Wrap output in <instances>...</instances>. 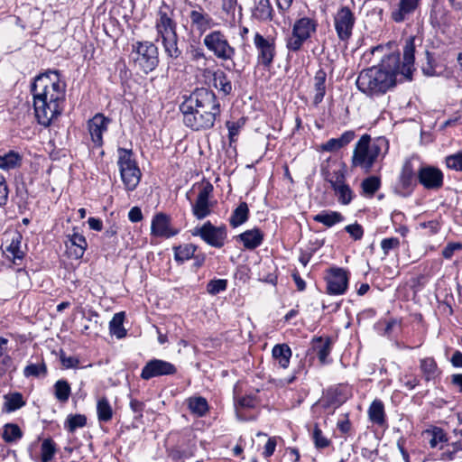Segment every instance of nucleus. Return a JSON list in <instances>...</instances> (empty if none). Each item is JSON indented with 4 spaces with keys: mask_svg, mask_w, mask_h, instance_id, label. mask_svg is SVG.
Segmentation results:
<instances>
[{
    "mask_svg": "<svg viewBox=\"0 0 462 462\" xmlns=\"http://www.w3.org/2000/svg\"><path fill=\"white\" fill-rule=\"evenodd\" d=\"M249 217V208L246 202H241L233 211L229 223L233 227H237L247 221Z\"/></svg>",
    "mask_w": 462,
    "mask_h": 462,
    "instance_id": "38",
    "label": "nucleus"
},
{
    "mask_svg": "<svg viewBox=\"0 0 462 462\" xmlns=\"http://www.w3.org/2000/svg\"><path fill=\"white\" fill-rule=\"evenodd\" d=\"M312 440L314 442V446L318 449H322L329 447L331 445V440L328 439L319 429L318 423L314 424L313 431H312Z\"/></svg>",
    "mask_w": 462,
    "mask_h": 462,
    "instance_id": "48",
    "label": "nucleus"
},
{
    "mask_svg": "<svg viewBox=\"0 0 462 462\" xmlns=\"http://www.w3.org/2000/svg\"><path fill=\"white\" fill-rule=\"evenodd\" d=\"M252 406H236V415L238 420L247 421L255 419V414L250 412Z\"/></svg>",
    "mask_w": 462,
    "mask_h": 462,
    "instance_id": "53",
    "label": "nucleus"
},
{
    "mask_svg": "<svg viewBox=\"0 0 462 462\" xmlns=\"http://www.w3.org/2000/svg\"><path fill=\"white\" fill-rule=\"evenodd\" d=\"M201 75L205 79H211L213 87L223 96H229L232 93L233 85L231 79L224 70H212L211 69L205 68L201 70Z\"/></svg>",
    "mask_w": 462,
    "mask_h": 462,
    "instance_id": "20",
    "label": "nucleus"
},
{
    "mask_svg": "<svg viewBox=\"0 0 462 462\" xmlns=\"http://www.w3.org/2000/svg\"><path fill=\"white\" fill-rule=\"evenodd\" d=\"M420 368L426 381H435L440 375V370L433 357L422 358Z\"/></svg>",
    "mask_w": 462,
    "mask_h": 462,
    "instance_id": "29",
    "label": "nucleus"
},
{
    "mask_svg": "<svg viewBox=\"0 0 462 462\" xmlns=\"http://www.w3.org/2000/svg\"><path fill=\"white\" fill-rule=\"evenodd\" d=\"M188 54L189 55L191 61L197 62L199 65L200 63L205 65L208 60L203 49L200 47L190 45L188 50Z\"/></svg>",
    "mask_w": 462,
    "mask_h": 462,
    "instance_id": "52",
    "label": "nucleus"
},
{
    "mask_svg": "<svg viewBox=\"0 0 462 462\" xmlns=\"http://www.w3.org/2000/svg\"><path fill=\"white\" fill-rule=\"evenodd\" d=\"M57 452L55 442L51 439H45L41 445L42 462H51Z\"/></svg>",
    "mask_w": 462,
    "mask_h": 462,
    "instance_id": "44",
    "label": "nucleus"
},
{
    "mask_svg": "<svg viewBox=\"0 0 462 462\" xmlns=\"http://www.w3.org/2000/svg\"><path fill=\"white\" fill-rule=\"evenodd\" d=\"M23 437V432L17 424L6 423L4 426L2 433L3 439L7 443L19 440Z\"/></svg>",
    "mask_w": 462,
    "mask_h": 462,
    "instance_id": "43",
    "label": "nucleus"
},
{
    "mask_svg": "<svg viewBox=\"0 0 462 462\" xmlns=\"http://www.w3.org/2000/svg\"><path fill=\"white\" fill-rule=\"evenodd\" d=\"M117 152V165L125 189L127 191H134L141 180L142 172L134 159L132 150L118 148Z\"/></svg>",
    "mask_w": 462,
    "mask_h": 462,
    "instance_id": "5",
    "label": "nucleus"
},
{
    "mask_svg": "<svg viewBox=\"0 0 462 462\" xmlns=\"http://www.w3.org/2000/svg\"><path fill=\"white\" fill-rule=\"evenodd\" d=\"M346 232H347L354 240H360L364 236V228L358 223H354L345 226Z\"/></svg>",
    "mask_w": 462,
    "mask_h": 462,
    "instance_id": "56",
    "label": "nucleus"
},
{
    "mask_svg": "<svg viewBox=\"0 0 462 462\" xmlns=\"http://www.w3.org/2000/svg\"><path fill=\"white\" fill-rule=\"evenodd\" d=\"M388 140L380 136L372 139L367 134L361 136L356 143L352 156V166L360 167L365 172H369L379 157H384L388 152Z\"/></svg>",
    "mask_w": 462,
    "mask_h": 462,
    "instance_id": "4",
    "label": "nucleus"
},
{
    "mask_svg": "<svg viewBox=\"0 0 462 462\" xmlns=\"http://www.w3.org/2000/svg\"><path fill=\"white\" fill-rule=\"evenodd\" d=\"M177 234L178 230L171 226V219L169 215L160 212L153 216L151 223V236L170 238Z\"/></svg>",
    "mask_w": 462,
    "mask_h": 462,
    "instance_id": "18",
    "label": "nucleus"
},
{
    "mask_svg": "<svg viewBox=\"0 0 462 462\" xmlns=\"http://www.w3.org/2000/svg\"><path fill=\"white\" fill-rule=\"evenodd\" d=\"M415 176H417V172L414 171L411 162L407 160L403 163L400 174V182L402 187L403 189H410L413 185Z\"/></svg>",
    "mask_w": 462,
    "mask_h": 462,
    "instance_id": "40",
    "label": "nucleus"
},
{
    "mask_svg": "<svg viewBox=\"0 0 462 462\" xmlns=\"http://www.w3.org/2000/svg\"><path fill=\"white\" fill-rule=\"evenodd\" d=\"M97 417L100 421L106 422L111 420L113 416V411L111 406H97Z\"/></svg>",
    "mask_w": 462,
    "mask_h": 462,
    "instance_id": "59",
    "label": "nucleus"
},
{
    "mask_svg": "<svg viewBox=\"0 0 462 462\" xmlns=\"http://www.w3.org/2000/svg\"><path fill=\"white\" fill-rule=\"evenodd\" d=\"M5 402L4 404H25V401L22 393H11L9 394L5 395Z\"/></svg>",
    "mask_w": 462,
    "mask_h": 462,
    "instance_id": "60",
    "label": "nucleus"
},
{
    "mask_svg": "<svg viewBox=\"0 0 462 462\" xmlns=\"http://www.w3.org/2000/svg\"><path fill=\"white\" fill-rule=\"evenodd\" d=\"M381 181L376 176H370L362 181L363 192L366 195L373 196L380 188Z\"/></svg>",
    "mask_w": 462,
    "mask_h": 462,
    "instance_id": "49",
    "label": "nucleus"
},
{
    "mask_svg": "<svg viewBox=\"0 0 462 462\" xmlns=\"http://www.w3.org/2000/svg\"><path fill=\"white\" fill-rule=\"evenodd\" d=\"M273 357L278 362L281 367L287 368L291 357V349L286 344L275 345L272 350Z\"/></svg>",
    "mask_w": 462,
    "mask_h": 462,
    "instance_id": "33",
    "label": "nucleus"
},
{
    "mask_svg": "<svg viewBox=\"0 0 462 462\" xmlns=\"http://www.w3.org/2000/svg\"><path fill=\"white\" fill-rule=\"evenodd\" d=\"M110 122V118L101 113L96 114L88 121V130L95 147H102L103 134L107 131Z\"/></svg>",
    "mask_w": 462,
    "mask_h": 462,
    "instance_id": "17",
    "label": "nucleus"
},
{
    "mask_svg": "<svg viewBox=\"0 0 462 462\" xmlns=\"http://www.w3.org/2000/svg\"><path fill=\"white\" fill-rule=\"evenodd\" d=\"M352 396V388L347 384H337L328 388L324 393L327 404H344Z\"/></svg>",
    "mask_w": 462,
    "mask_h": 462,
    "instance_id": "22",
    "label": "nucleus"
},
{
    "mask_svg": "<svg viewBox=\"0 0 462 462\" xmlns=\"http://www.w3.org/2000/svg\"><path fill=\"white\" fill-rule=\"evenodd\" d=\"M252 15L261 22L272 20L273 7L270 4V0H259L253 9Z\"/></svg>",
    "mask_w": 462,
    "mask_h": 462,
    "instance_id": "34",
    "label": "nucleus"
},
{
    "mask_svg": "<svg viewBox=\"0 0 462 462\" xmlns=\"http://www.w3.org/2000/svg\"><path fill=\"white\" fill-rule=\"evenodd\" d=\"M183 123L194 131L207 130L214 126L220 116L221 106L216 94L208 88H196L180 106Z\"/></svg>",
    "mask_w": 462,
    "mask_h": 462,
    "instance_id": "3",
    "label": "nucleus"
},
{
    "mask_svg": "<svg viewBox=\"0 0 462 462\" xmlns=\"http://www.w3.org/2000/svg\"><path fill=\"white\" fill-rule=\"evenodd\" d=\"M445 163L448 169L462 172V151L448 155Z\"/></svg>",
    "mask_w": 462,
    "mask_h": 462,
    "instance_id": "50",
    "label": "nucleus"
},
{
    "mask_svg": "<svg viewBox=\"0 0 462 462\" xmlns=\"http://www.w3.org/2000/svg\"><path fill=\"white\" fill-rule=\"evenodd\" d=\"M35 117L42 126H49L64 110L66 83L58 71H48L37 76L31 89Z\"/></svg>",
    "mask_w": 462,
    "mask_h": 462,
    "instance_id": "2",
    "label": "nucleus"
},
{
    "mask_svg": "<svg viewBox=\"0 0 462 462\" xmlns=\"http://www.w3.org/2000/svg\"><path fill=\"white\" fill-rule=\"evenodd\" d=\"M254 45L256 50L257 64L269 68L276 54L275 39L271 36L264 37L257 32L254 36Z\"/></svg>",
    "mask_w": 462,
    "mask_h": 462,
    "instance_id": "9",
    "label": "nucleus"
},
{
    "mask_svg": "<svg viewBox=\"0 0 462 462\" xmlns=\"http://www.w3.org/2000/svg\"><path fill=\"white\" fill-rule=\"evenodd\" d=\"M192 236H199L205 243L216 248H221L225 245L227 236L225 226H215L210 221H207L200 227L192 230Z\"/></svg>",
    "mask_w": 462,
    "mask_h": 462,
    "instance_id": "10",
    "label": "nucleus"
},
{
    "mask_svg": "<svg viewBox=\"0 0 462 462\" xmlns=\"http://www.w3.org/2000/svg\"><path fill=\"white\" fill-rule=\"evenodd\" d=\"M128 218L133 223L140 222L143 219V213L140 208L134 207L128 212Z\"/></svg>",
    "mask_w": 462,
    "mask_h": 462,
    "instance_id": "64",
    "label": "nucleus"
},
{
    "mask_svg": "<svg viewBox=\"0 0 462 462\" xmlns=\"http://www.w3.org/2000/svg\"><path fill=\"white\" fill-rule=\"evenodd\" d=\"M421 0H399L397 7L391 13V18L395 23H402L418 9Z\"/></svg>",
    "mask_w": 462,
    "mask_h": 462,
    "instance_id": "23",
    "label": "nucleus"
},
{
    "mask_svg": "<svg viewBox=\"0 0 462 462\" xmlns=\"http://www.w3.org/2000/svg\"><path fill=\"white\" fill-rule=\"evenodd\" d=\"M67 238L66 247L69 255L74 259H80L88 247L85 236L78 231L77 227H74Z\"/></svg>",
    "mask_w": 462,
    "mask_h": 462,
    "instance_id": "21",
    "label": "nucleus"
},
{
    "mask_svg": "<svg viewBox=\"0 0 462 462\" xmlns=\"http://www.w3.org/2000/svg\"><path fill=\"white\" fill-rule=\"evenodd\" d=\"M54 395L60 402H65L70 395V386L66 380H58L54 384Z\"/></svg>",
    "mask_w": 462,
    "mask_h": 462,
    "instance_id": "46",
    "label": "nucleus"
},
{
    "mask_svg": "<svg viewBox=\"0 0 462 462\" xmlns=\"http://www.w3.org/2000/svg\"><path fill=\"white\" fill-rule=\"evenodd\" d=\"M125 313H116L109 322L110 334L117 338H123L126 336V330L124 328Z\"/></svg>",
    "mask_w": 462,
    "mask_h": 462,
    "instance_id": "41",
    "label": "nucleus"
},
{
    "mask_svg": "<svg viewBox=\"0 0 462 462\" xmlns=\"http://www.w3.org/2000/svg\"><path fill=\"white\" fill-rule=\"evenodd\" d=\"M356 17L353 12L346 6L337 10L334 16V26L338 39L347 42L352 36Z\"/></svg>",
    "mask_w": 462,
    "mask_h": 462,
    "instance_id": "12",
    "label": "nucleus"
},
{
    "mask_svg": "<svg viewBox=\"0 0 462 462\" xmlns=\"http://www.w3.org/2000/svg\"><path fill=\"white\" fill-rule=\"evenodd\" d=\"M22 156L14 151H9L4 155H0V169L10 171L21 166Z\"/></svg>",
    "mask_w": 462,
    "mask_h": 462,
    "instance_id": "35",
    "label": "nucleus"
},
{
    "mask_svg": "<svg viewBox=\"0 0 462 462\" xmlns=\"http://www.w3.org/2000/svg\"><path fill=\"white\" fill-rule=\"evenodd\" d=\"M60 361L62 365L66 368H74L77 367L79 364V361L77 357L65 356L63 355L60 356Z\"/></svg>",
    "mask_w": 462,
    "mask_h": 462,
    "instance_id": "63",
    "label": "nucleus"
},
{
    "mask_svg": "<svg viewBox=\"0 0 462 462\" xmlns=\"http://www.w3.org/2000/svg\"><path fill=\"white\" fill-rule=\"evenodd\" d=\"M400 246V240L397 237L384 238L381 242V248L384 255H388L391 250Z\"/></svg>",
    "mask_w": 462,
    "mask_h": 462,
    "instance_id": "54",
    "label": "nucleus"
},
{
    "mask_svg": "<svg viewBox=\"0 0 462 462\" xmlns=\"http://www.w3.org/2000/svg\"><path fill=\"white\" fill-rule=\"evenodd\" d=\"M22 236L16 234L13 236L10 243L3 249V254L14 264L20 265L24 258V252L21 249Z\"/></svg>",
    "mask_w": 462,
    "mask_h": 462,
    "instance_id": "24",
    "label": "nucleus"
},
{
    "mask_svg": "<svg viewBox=\"0 0 462 462\" xmlns=\"http://www.w3.org/2000/svg\"><path fill=\"white\" fill-rule=\"evenodd\" d=\"M9 189L3 175L0 174V206L3 207L7 203Z\"/></svg>",
    "mask_w": 462,
    "mask_h": 462,
    "instance_id": "58",
    "label": "nucleus"
},
{
    "mask_svg": "<svg viewBox=\"0 0 462 462\" xmlns=\"http://www.w3.org/2000/svg\"><path fill=\"white\" fill-rule=\"evenodd\" d=\"M332 189L338 203L344 206L349 205L356 197L353 189L346 182L337 185V187L332 188Z\"/></svg>",
    "mask_w": 462,
    "mask_h": 462,
    "instance_id": "37",
    "label": "nucleus"
},
{
    "mask_svg": "<svg viewBox=\"0 0 462 462\" xmlns=\"http://www.w3.org/2000/svg\"><path fill=\"white\" fill-rule=\"evenodd\" d=\"M227 288V280L226 279H214L208 282L207 285V291L210 295H217L221 291H226Z\"/></svg>",
    "mask_w": 462,
    "mask_h": 462,
    "instance_id": "51",
    "label": "nucleus"
},
{
    "mask_svg": "<svg viewBox=\"0 0 462 462\" xmlns=\"http://www.w3.org/2000/svg\"><path fill=\"white\" fill-rule=\"evenodd\" d=\"M155 28L158 40L177 33V23L173 18V11L168 6L160 8Z\"/></svg>",
    "mask_w": 462,
    "mask_h": 462,
    "instance_id": "16",
    "label": "nucleus"
},
{
    "mask_svg": "<svg viewBox=\"0 0 462 462\" xmlns=\"http://www.w3.org/2000/svg\"><path fill=\"white\" fill-rule=\"evenodd\" d=\"M348 285L347 273L342 268H333L327 277V291L330 295H342Z\"/></svg>",
    "mask_w": 462,
    "mask_h": 462,
    "instance_id": "19",
    "label": "nucleus"
},
{
    "mask_svg": "<svg viewBox=\"0 0 462 462\" xmlns=\"http://www.w3.org/2000/svg\"><path fill=\"white\" fill-rule=\"evenodd\" d=\"M87 424V417L83 414H69L64 422V427L69 432L76 431L79 428H83Z\"/></svg>",
    "mask_w": 462,
    "mask_h": 462,
    "instance_id": "45",
    "label": "nucleus"
},
{
    "mask_svg": "<svg viewBox=\"0 0 462 462\" xmlns=\"http://www.w3.org/2000/svg\"><path fill=\"white\" fill-rule=\"evenodd\" d=\"M213 189L210 182L204 183L199 189L196 200L191 203L192 214L197 219L201 220L211 215L216 203L211 199Z\"/></svg>",
    "mask_w": 462,
    "mask_h": 462,
    "instance_id": "11",
    "label": "nucleus"
},
{
    "mask_svg": "<svg viewBox=\"0 0 462 462\" xmlns=\"http://www.w3.org/2000/svg\"><path fill=\"white\" fill-rule=\"evenodd\" d=\"M422 437L424 439L429 441V444L432 448H437L439 444L448 440L443 430L438 427L424 430L422 432Z\"/></svg>",
    "mask_w": 462,
    "mask_h": 462,
    "instance_id": "36",
    "label": "nucleus"
},
{
    "mask_svg": "<svg viewBox=\"0 0 462 462\" xmlns=\"http://www.w3.org/2000/svg\"><path fill=\"white\" fill-rule=\"evenodd\" d=\"M368 417L373 424L380 428H387V421L383 406H369Z\"/></svg>",
    "mask_w": 462,
    "mask_h": 462,
    "instance_id": "42",
    "label": "nucleus"
},
{
    "mask_svg": "<svg viewBox=\"0 0 462 462\" xmlns=\"http://www.w3.org/2000/svg\"><path fill=\"white\" fill-rule=\"evenodd\" d=\"M462 250V243L460 242H450L442 250V256L445 259H451L456 252Z\"/></svg>",
    "mask_w": 462,
    "mask_h": 462,
    "instance_id": "55",
    "label": "nucleus"
},
{
    "mask_svg": "<svg viewBox=\"0 0 462 462\" xmlns=\"http://www.w3.org/2000/svg\"><path fill=\"white\" fill-rule=\"evenodd\" d=\"M189 416H192L194 419L205 416L208 411L209 406H188ZM184 416H188L185 414Z\"/></svg>",
    "mask_w": 462,
    "mask_h": 462,
    "instance_id": "57",
    "label": "nucleus"
},
{
    "mask_svg": "<svg viewBox=\"0 0 462 462\" xmlns=\"http://www.w3.org/2000/svg\"><path fill=\"white\" fill-rule=\"evenodd\" d=\"M177 373L176 366L166 360L153 358L149 360L143 367L141 378L150 380L153 377L172 375Z\"/></svg>",
    "mask_w": 462,
    "mask_h": 462,
    "instance_id": "14",
    "label": "nucleus"
},
{
    "mask_svg": "<svg viewBox=\"0 0 462 462\" xmlns=\"http://www.w3.org/2000/svg\"><path fill=\"white\" fill-rule=\"evenodd\" d=\"M310 350L317 354L322 365L328 364L329 361L328 357L332 350V339L330 337L324 338L322 337H314L311 341Z\"/></svg>",
    "mask_w": 462,
    "mask_h": 462,
    "instance_id": "25",
    "label": "nucleus"
},
{
    "mask_svg": "<svg viewBox=\"0 0 462 462\" xmlns=\"http://www.w3.org/2000/svg\"><path fill=\"white\" fill-rule=\"evenodd\" d=\"M277 445L276 438H269L266 444L264 445V449L263 455L265 457H270L275 451V448Z\"/></svg>",
    "mask_w": 462,
    "mask_h": 462,
    "instance_id": "62",
    "label": "nucleus"
},
{
    "mask_svg": "<svg viewBox=\"0 0 462 462\" xmlns=\"http://www.w3.org/2000/svg\"><path fill=\"white\" fill-rule=\"evenodd\" d=\"M197 246L192 244H185L173 247L174 259L180 263L189 260L194 256Z\"/></svg>",
    "mask_w": 462,
    "mask_h": 462,
    "instance_id": "39",
    "label": "nucleus"
},
{
    "mask_svg": "<svg viewBox=\"0 0 462 462\" xmlns=\"http://www.w3.org/2000/svg\"><path fill=\"white\" fill-rule=\"evenodd\" d=\"M414 51V40L411 38L403 48L402 64L399 55L390 54L384 57L377 66L363 69L356 80L358 90L369 97H374L385 94L393 88L398 74L411 79Z\"/></svg>",
    "mask_w": 462,
    "mask_h": 462,
    "instance_id": "1",
    "label": "nucleus"
},
{
    "mask_svg": "<svg viewBox=\"0 0 462 462\" xmlns=\"http://www.w3.org/2000/svg\"><path fill=\"white\" fill-rule=\"evenodd\" d=\"M25 377H45L47 375V366L43 361L39 364H29L23 369Z\"/></svg>",
    "mask_w": 462,
    "mask_h": 462,
    "instance_id": "47",
    "label": "nucleus"
},
{
    "mask_svg": "<svg viewBox=\"0 0 462 462\" xmlns=\"http://www.w3.org/2000/svg\"><path fill=\"white\" fill-rule=\"evenodd\" d=\"M163 47V51L169 60V64L173 63L174 60H178L182 51L179 48V37L178 34H173L166 37L160 38Z\"/></svg>",
    "mask_w": 462,
    "mask_h": 462,
    "instance_id": "27",
    "label": "nucleus"
},
{
    "mask_svg": "<svg viewBox=\"0 0 462 462\" xmlns=\"http://www.w3.org/2000/svg\"><path fill=\"white\" fill-rule=\"evenodd\" d=\"M189 20L190 30L197 32L199 35L204 34L215 25L211 15L199 5L192 6L189 13Z\"/></svg>",
    "mask_w": 462,
    "mask_h": 462,
    "instance_id": "15",
    "label": "nucleus"
},
{
    "mask_svg": "<svg viewBox=\"0 0 462 462\" xmlns=\"http://www.w3.org/2000/svg\"><path fill=\"white\" fill-rule=\"evenodd\" d=\"M134 61L145 74L152 71L159 63L158 48L152 42L133 44Z\"/></svg>",
    "mask_w": 462,
    "mask_h": 462,
    "instance_id": "6",
    "label": "nucleus"
},
{
    "mask_svg": "<svg viewBox=\"0 0 462 462\" xmlns=\"http://www.w3.org/2000/svg\"><path fill=\"white\" fill-rule=\"evenodd\" d=\"M419 183L428 190H439L444 184V174L440 169L432 165H422L417 171Z\"/></svg>",
    "mask_w": 462,
    "mask_h": 462,
    "instance_id": "13",
    "label": "nucleus"
},
{
    "mask_svg": "<svg viewBox=\"0 0 462 462\" xmlns=\"http://www.w3.org/2000/svg\"><path fill=\"white\" fill-rule=\"evenodd\" d=\"M316 29L317 23L310 18L303 17L297 20L293 24L291 35L287 38V49L293 52L300 51Z\"/></svg>",
    "mask_w": 462,
    "mask_h": 462,
    "instance_id": "8",
    "label": "nucleus"
},
{
    "mask_svg": "<svg viewBox=\"0 0 462 462\" xmlns=\"http://www.w3.org/2000/svg\"><path fill=\"white\" fill-rule=\"evenodd\" d=\"M326 79L327 73L325 72V70L322 69H319L314 77L315 95L313 97V104L315 106L320 104L324 98V96L326 94Z\"/></svg>",
    "mask_w": 462,
    "mask_h": 462,
    "instance_id": "30",
    "label": "nucleus"
},
{
    "mask_svg": "<svg viewBox=\"0 0 462 462\" xmlns=\"http://www.w3.org/2000/svg\"><path fill=\"white\" fill-rule=\"evenodd\" d=\"M356 137L353 130L344 132L338 138H331L322 143L321 149L325 152H334L350 143Z\"/></svg>",
    "mask_w": 462,
    "mask_h": 462,
    "instance_id": "26",
    "label": "nucleus"
},
{
    "mask_svg": "<svg viewBox=\"0 0 462 462\" xmlns=\"http://www.w3.org/2000/svg\"><path fill=\"white\" fill-rule=\"evenodd\" d=\"M313 220L318 223L323 224L327 227H331L345 220V217L337 211L323 210L319 214L313 216Z\"/></svg>",
    "mask_w": 462,
    "mask_h": 462,
    "instance_id": "31",
    "label": "nucleus"
},
{
    "mask_svg": "<svg viewBox=\"0 0 462 462\" xmlns=\"http://www.w3.org/2000/svg\"><path fill=\"white\" fill-rule=\"evenodd\" d=\"M205 47L220 60H232L236 55V49L232 47L225 33L219 30L212 31L203 39Z\"/></svg>",
    "mask_w": 462,
    "mask_h": 462,
    "instance_id": "7",
    "label": "nucleus"
},
{
    "mask_svg": "<svg viewBox=\"0 0 462 462\" xmlns=\"http://www.w3.org/2000/svg\"><path fill=\"white\" fill-rule=\"evenodd\" d=\"M346 167L344 164L338 165L332 171L322 169V174L325 180L329 182L331 188L337 187L346 182Z\"/></svg>",
    "mask_w": 462,
    "mask_h": 462,
    "instance_id": "32",
    "label": "nucleus"
},
{
    "mask_svg": "<svg viewBox=\"0 0 462 462\" xmlns=\"http://www.w3.org/2000/svg\"><path fill=\"white\" fill-rule=\"evenodd\" d=\"M226 127L228 130V137L230 143L235 142L236 137L238 135L241 127L239 123L227 121Z\"/></svg>",
    "mask_w": 462,
    "mask_h": 462,
    "instance_id": "61",
    "label": "nucleus"
},
{
    "mask_svg": "<svg viewBox=\"0 0 462 462\" xmlns=\"http://www.w3.org/2000/svg\"><path fill=\"white\" fill-rule=\"evenodd\" d=\"M245 248L254 250L260 246L263 241V233L259 228L246 230L237 236Z\"/></svg>",
    "mask_w": 462,
    "mask_h": 462,
    "instance_id": "28",
    "label": "nucleus"
}]
</instances>
